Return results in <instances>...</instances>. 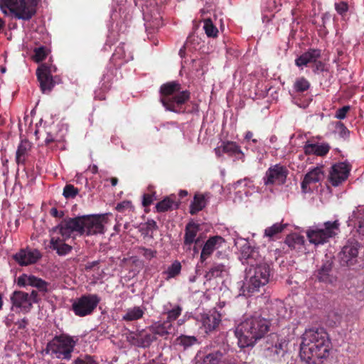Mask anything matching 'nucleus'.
I'll use <instances>...</instances> for the list:
<instances>
[{"label":"nucleus","mask_w":364,"mask_h":364,"mask_svg":"<svg viewBox=\"0 0 364 364\" xmlns=\"http://www.w3.org/2000/svg\"><path fill=\"white\" fill-rule=\"evenodd\" d=\"M301 339L300 356L307 364H321L328 356L331 341L324 328L306 330Z\"/></svg>","instance_id":"nucleus-1"},{"label":"nucleus","mask_w":364,"mask_h":364,"mask_svg":"<svg viewBox=\"0 0 364 364\" xmlns=\"http://www.w3.org/2000/svg\"><path fill=\"white\" fill-rule=\"evenodd\" d=\"M270 321L260 315L247 317L236 327L235 335L240 348L254 346L269 332Z\"/></svg>","instance_id":"nucleus-2"},{"label":"nucleus","mask_w":364,"mask_h":364,"mask_svg":"<svg viewBox=\"0 0 364 364\" xmlns=\"http://www.w3.org/2000/svg\"><path fill=\"white\" fill-rule=\"evenodd\" d=\"M161 99L163 106L168 111L176 113L184 112L183 105L189 100L188 90L181 91V85L177 81H171L160 87Z\"/></svg>","instance_id":"nucleus-3"},{"label":"nucleus","mask_w":364,"mask_h":364,"mask_svg":"<svg viewBox=\"0 0 364 364\" xmlns=\"http://www.w3.org/2000/svg\"><path fill=\"white\" fill-rule=\"evenodd\" d=\"M271 268L269 264L263 259L250 267L247 272L246 282L243 286V292L253 294L259 291L261 287L269 281Z\"/></svg>","instance_id":"nucleus-4"},{"label":"nucleus","mask_w":364,"mask_h":364,"mask_svg":"<svg viewBox=\"0 0 364 364\" xmlns=\"http://www.w3.org/2000/svg\"><path fill=\"white\" fill-rule=\"evenodd\" d=\"M40 0H0V7L4 14V9H9L15 18L29 21L36 13V6Z\"/></svg>","instance_id":"nucleus-5"},{"label":"nucleus","mask_w":364,"mask_h":364,"mask_svg":"<svg viewBox=\"0 0 364 364\" xmlns=\"http://www.w3.org/2000/svg\"><path fill=\"white\" fill-rule=\"evenodd\" d=\"M76 342L67 334L55 336L46 346V353L58 359L69 360L71 358Z\"/></svg>","instance_id":"nucleus-6"},{"label":"nucleus","mask_w":364,"mask_h":364,"mask_svg":"<svg viewBox=\"0 0 364 364\" xmlns=\"http://www.w3.org/2000/svg\"><path fill=\"white\" fill-rule=\"evenodd\" d=\"M338 220L327 221L323 224L324 228L310 230L307 231V237L311 243L316 245L323 244L329 238L335 237L340 232Z\"/></svg>","instance_id":"nucleus-7"},{"label":"nucleus","mask_w":364,"mask_h":364,"mask_svg":"<svg viewBox=\"0 0 364 364\" xmlns=\"http://www.w3.org/2000/svg\"><path fill=\"white\" fill-rule=\"evenodd\" d=\"M80 217L67 218L63 219L58 225L53 228V232H57L63 237L68 240L70 237L75 239V235H83V229Z\"/></svg>","instance_id":"nucleus-8"},{"label":"nucleus","mask_w":364,"mask_h":364,"mask_svg":"<svg viewBox=\"0 0 364 364\" xmlns=\"http://www.w3.org/2000/svg\"><path fill=\"white\" fill-rule=\"evenodd\" d=\"M100 301L97 294H85L76 299L72 304V311L80 317H84L92 314Z\"/></svg>","instance_id":"nucleus-9"},{"label":"nucleus","mask_w":364,"mask_h":364,"mask_svg":"<svg viewBox=\"0 0 364 364\" xmlns=\"http://www.w3.org/2000/svg\"><path fill=\"white\" fill-rule=\"evenodd\" d=\"M56 68L46 63L41 64L36 70V76L40 88L43 93H49L54 87L55 82L52 73L55 72Z\"/></svg>","instance_id":"nucleus-10"},{"label":"nucleus","mask_w":364,"mask_h":364,"mask_svg":"<svg viewBox=\"0 0 364 364\" xmlns=\"http://www.w3.org/2000/svg\"><path fill=\"white\" fill-rule=\"evenodd\" d=\"M288 174L289 171L285 166L280 164L271 166L263 177L264 184L267 186L274 184L283 185L286 182Z\"/></svg>","instance_id":"nucleus-11"},{"label":"nucleus","mask_w":364,"mask_h":364,"mask_svg":"<svg viewBox=\"0 0 364 364\" xmlns=\"http://www.w3.org/2000/svg\"><path fill=\"white\" fill-rule=\"evenodd\" d=\"M156 340V337L152 335L149 327L136 331H129L127 334V341L138 348H148Z\"/></svg>","instance_id":"nucleus-12"},{"label":"nucleus","mask_w":364,"mask_h":364,"mask_svg":"<svg viewBox=\"0 0 364 364\" xmlns=\"http://www.w3.org/2000/svg\"><path fill=\"white\" fill-rule=\"evenodd\" d=\"M81 219L83 235H93L97 234H103L105 232V225L103 222L105 216L101 215H85L80 217Z\"/></svg>","instance_id":"nucleus-13"},{"label":"nucleus","mask_w":364,"mask_h":364,"mask_svg":"<svg viewBox=\"0 0 364 364\" xmlns=\"http://www.w3.org/2000/svg\"><path fill=\"white\" fill-rule=\"evenodd\" d=\"M360 244L355 239H349L338 257L342 265L351 266L356 263Z\"/></svg>","instance_id":"nucleus-14"},{"label":"nucleus","mask_w":364,"mask_h":364,"mask_svg":"<svg viewBox=\"0 0 364 364\" xmlns=\"http://www.w3.org/2000/svg\"><path fill=\"white\" fill-rule=\"evenodd\" d=\"M16 284L19 287H25L26 286L35 287L43 294H45L48 291V287L50 286L48 282L41 278L27 274H23L19 276L16 279Z\"/></svg>","instance_id":"nucleus-15"},{"label":"nucleus","mask_w":364,"mask_h":364,"mask_svg":"<svg viewBox=\"0 0 364 364\" xmlns=\"http://www.w3.org/2000/svg\"><path fill=\"white\" fill-rule=\"evenodd\" d=\"M42 255L39 250L36 249H21L18 252L13 255V259L20 266H28L36 263Z\"/></svg>","instance_id":"nucleus-16"},{"label":"nucleus","mask_w":364,"mask_h":364,"mask_svg":"<svg viewBox=\"0 0 364 364\" xmlns=\"http://www.w3.org/2000/svg\"><path fill=\"white\" fill-rule=\"evenodd\" d=\"M350 168L345 163H338L331 167L329 180L332 186H338L345 181L349 175Z\"/></svg>","instance_id":"nucleus-17"},{"label":"nucleus","mask_w":364,"mask_h":364,"mask_svg":"<svg viewBox=\"0 0 364 364\" xmlns=\"http://www.w3.org/2000/svg\"><path fill=\"white\" fill-rule=\"evenodd\" d=\"M13 307L20 309L23 313L29 312L32 309L28 293L23 291H14L10 296Z\"/></svg>","instance_id":"nucleus-18"},{"label":"nucleus","mask_w":364,"mask_h":364,"mask_svg":"<svg viewBox=\"0 0 364 364\" xmlns=\"http://www.w3.org/2000/svg\"><path fill=\"white\" fill-rule=\"evenodd\" d=\"M316 277L320 282L334 284L337 281V277L333 273V262L329 259L323 262L318 269Z\"/></svg>","instance_id":"nucleus-19"},{"label":"nucleus","mask_w":364,"mask_h":364,"mask_svg":"<svg viewBox=\"0 0 364 364\" xmlns=\"http://www.w3.org/2000/svg\"><path fill=\"white\" fill-rule=\"evenodd\" d=\"M224 242L225 240L221 236L215 235L210 237L202 248L200 257V262H204L213 252L220 248Z\"/></svg>","instance_id":"nucleus-20"},{"label":"nucleus","mask_w":364,"mask_h":364,"mask_svg":"<svg viewBox=\"0 0 364 364\" xmlns=\"http://www.w3.org/2000/svg\"><path fill=\"white\" fill-rule=\"evenodd\" d=\"M221 321V315L216 311L202 315V328L205 333L215 331Z\"/></svg>","instance_id":"nucleus-21"},{"label":"nucleus","mask_w":364,"mask_h":364,"mask_svg":"<svg viewBox=\"0 0 364 364\" xmlns=\"http://www.w3.org/2000/svg\"><path fill=\"white\" fill-rule=\"evenodd\" d=\"M321 52L319 49L310 48L295 59V65L303 68L309 64H312L321 58Z\"/></svg>","instance_id":"nucleus-22"},{"label":"nucleus","mask_w":364,"mask_h":364,"mask_svg":"<svg viewBox=\"0 0 364 364\" xmlns=\"http://www.w3.org/2000/svg\"><path fill=\"white\" fill-rule=\"evenodd\" d=\"M271 337L273 339L277 338V341L274 346L268 348L270 352V356L274 361H281L286 354L287 343L284 339L279 340L277 334H272Z\"/></svg>","instance_id":"nucleus-23"},{"label":"nucleus","mask_w":364,"mask_h":364,"mask_svg":"<svg viewBox=\"0 0 364 364\" xmlns=\"http://www.w3.org/2000/svg\"><path fill=\"white\" fill-rule=\"evenodd\" d=\"M228 353L225 350H217L203 355L198 364H223L225 361Z\"/></svg>","instance_id":"nucleus-24"},{"label":"nucleus","mask_w":364,"mask_h":364,"mask_svg":"<svg viewBox=\"0 0 364 364\" xmlns=\"http://www.w3.org/2000/svg\"><path fill=\"white\" fill-rule=\"evenodd\" d=\"M330 146L327 143H323V144H310L307 142L304 146V151L306 155H316L318 156H326L329 150H330Z\"/></svg>","instance_id":"nucleus-25"},{"label":"nucleus","mask_w":364,"mask_h":364,"mask_svg":"<svg viewBox=\"0 0 364 364\" xmlns=\"http://www.w3.org/2000/svg\"><path fill=\"white\" fill-rule=\"evenodd\" d=\"M241 254L242 258L245 259L247 263L251 267H253L256 262L263 259L259 255L258 250L252 247L249 244L242 246Z\"/></svg>","instance_id":"nucleus-26"},{"label":"nucleus","mask_w":364,"mask_h":364,"mask_svg":"<svg viewBox=\"0 0 364 364\" xmlns=\"http://www.w3.org/2000/svg\"><path fill=\"white\" fill-rule=\"evenodd\" d=\"M63 237L52 236L50 238V247L55 250L59 256H64L70 253L73 249L72 246L65 243Z\"/></svg>","instance_id":"nucleus-27"},{"label":"nucleus","mask_w":364,"mask_h":364,"mask_svg":"<svg viewBox=\"0 0 364 364\" xmlns=\"http://www.w3.org/2000/svg\"><path fill=\"white\" fill-rule=\"evenodd\" d=\"M223 151L237 160L245 161V154L240 146L235 141H226L222 145Z\"/></svg>","instance_id":"nucleus-28"},{"label":"nucleus","mask_w":364,"mask_h":364,"mask_svg":"<svg viewBox=\"0 0 364 364\" xmlns=\"http://www.w3.org/2000/svg\"><path fill=\"white\" fill-rule=\"evenodd\" d=\"M31 147V144L28 140L23 139L21 141L16 153V162L18 164H25Z\"/></svg>","instance_id":"nucleus-29"},{"label":"nucleus","mask_w":364,"mask_h":364,"mask_svg":"<svg viewBox=\"0 0 364 364\" xmlns=\"http://www.w3.org/2000/svg\"><path fill=\"white\" fill-rule=\"evenodd\" d=\"M149 327L152 335L156 337V336L160 337L166 336L171 333V330L173 328L172 323H168L166 321L162 323H156Z\"/></svg>","instance_id":"nucleus-30"},{"label":"nucleus","mask_w":364,"mask_h":364,"mask_svg":"<svg viewBox=\"0 0 364 364\" xmlns=\"http://www.w3.org/2000/svg\"><path fill=\"white\" fill-rule=\"evenodd\" d=\"M304 242V237L297 233L288 235L284 241L285 244H287L291 250L296 251H301L303 249Z\"/></svg>","instance_id":"nucleus-31"},{"label":"nucleus","mask_w":364,"mask_h":364,"mask_svg":"<svg viewBox=\"0 0 364 364\" xmlns=\"http://www.w3.org/2000/svg\"><path fill=\"white\" fill-rule=\"evenodd\" d=\"M311 87V82L304 76L296 77L292 85L293 92L297 95H304Z\"/></svg>","instance_id":"nucleus-32"},{"label":"nucleus","mask_w":364,"mask_h":364,"mask_svg":"<svg viewBox=\"0 0 364 364\" xmlns=\"http://www.w3.org/2000/svg\"><path fill=\"white\" fill-rule=\"evenodd\" d=\"M199 230V226L195 223H188L185 228L184 245L191 246L194 242L197 233Z\"/></svg>","instance_id":"nucleus-33"},{"label":"nucleus","mask_w":364,"mask_h":364,"mask_svg":"<svg viewBox=\"0 0 364 364\" xmlns=\"http://www.w3.org/2000/svg\"><path fill=\"white\" fill-rule=\"evenodd\" d=\"M206 205V199L204 194L196 193L190 205V213L192 215L197 214Z\"/></svg>","instance_id":"nucleus-34"},{"label":"nucleus","mask_w":364,"mask_h":364,"mask_svg":"<svg viewBox=\"0 0 364 364\" xmlns=\"http://www.w3.org/2000/svg\"><path fill=\"white\" fill-rule=\"evenodd\" d=\"M144 309L140 306H134L127 310L126 314L122 316V321H136L143 317Z\"/></svg>","instance_id":"nucleus-35"},{"label":"nucleus","mask_w":364,"mask_h":364,"mask_svg":"<svg viewBox=\"0 0 364 364\" xmlns=\"http://www.w3.org/2000/svg\"><path fill=\"white\" fill-rule=\"evenodd\" d=\"M178 204L170 197H166L156 205V211L164 213L172 209H177Z\"/></svg>","instance_id":"nucleus-36"},{"label":"nucleus","mask_w":364,"mask_h":364,"mask_svg":"<svg viewBox=\"0 0 364 364\" xmlns=\"http://www.w3.org/2000/svg\"><path fill=\"white\" fill-rule=\"evenodd\" d=\"M226 272L225 265L222 264H214L208 272H206L205 277L207 280H211L213 278L222 277Z\"/></svg>","instance_id":"nucleus-37"},{"label":"nucleus","mask_w":364,"mask_h":364,"mask_svg":"<svg viewBox=\"0 0 364 364\" xmlns=\"http://www.w3.org/2000/svg\"><path fill=\"white\" fill-rule=\"evenodd\" d=\"M181 264L179 261L175 260L167 269L163 272V274L166 275L165 279L168 280L171 278H174L180 274L181 271Z\"/></svg>","instance_id":"nucleus-38"},{"label":"nucleus","mask_w":364,"mask_h":364,"mask_svg":"<svg viewBox=\"0 0 364 364\" xmlns=\"http://www.w3.org/2000/svg\"><path fill=\"white\" fill-rule=\"evenodd\" d=\"M287 224H283L282 223H276L270 227L267 228L264 230V236L269 238H273L278 234L283 232L287 228Z\"/></svg>","instance_id":"nucleus-39"},{"label":"nucleus","mask_w":364,"mask_h":364,"mask_svg":"<svg viewBox=\"0 0 364 364\" xmlns=\"http://www.w3.org/2000/svg\"><path fill=\"white\" fill-rule=\"evenodd\" d=\"M203 29L209 38H216L218 34V28L213 24L210 18H205L203 21Z\"/></svg>","instance_id":"nucleus-40"},{"label":"nucleus","mask_w":364,"mask_h":364,"mask_svg":"<svg viewBox=\"0 0 364 364\" xmlns=\"http://www.w3.org/2000/svg\"><path fill=\"white\" fill-rule=\"evenodd\" d=\"M323 176V173L322 171L321 168L316 167L313 168L311 171L308 172L305 177L309 179V181L312 183H317L321 180Z\"/></svg>","instance_id":"nucleus-41"},{"label":"nucleus","mask_w":364,"mask_h":364,"mask_svg":"<svg viewBox=\"0 0 364 364\" xmlns=\"http://www.w3.org/2000/svg\"><path fill=\"white\" fill-rule=\"evenodd\" d=\"M176 341L178 344L183 346L184 349H186L196 344L198 340L195 336L181 335L177 338Z\"/></svg>","instance_id":"nucleus-42"},{"label":"nucleus","mask_w":364,"mask_h":364,"mask_svg":"<svg viewBox=\"0 0 364 364\" xmlns=\"http://www.w3.org/2000/svg\"><path fill=\"white\" fill-rule=\"evenodd\" d=\"M126 45L124 43H120L115 49V51L113 54L114 57L123 59L125 62H128L130 60L133 59L132 55L130 53L128 55L125 50Z\"/></svg>","instance_id":"nucleus-43"},{"label":"nucleus","mask_w":364,"mask_h":364,"mask_svg":"<svg viewBox=\"0 0 364 364\" xmlns=\"http://www.w3.org/2000/svg\"><path fill=\"white\" fill-rule=\"evenodd\" d=\"M182 310L183 309L180 305H176L172 309L168 310L166 313L167 314V318L165 321L171 323L172 321H176L180 316Z\"/></svg>","instance_id":"nucleus-44"},{"label":"nucleus","mask_w":364,"mask_h":364,"mask_svg":"<svg viewBox=\"0 0 364 364\" xmlns=\"http://www.w3.org/2000/svg\"><path fill=\"white\" fill-rule=\"evenodd\" d=\"M79 193V189L72 184H66L63 188V195L66 199L75 198Z\"/></svg>","instance_id":"nucleus-45"},{"label":"nucleus","mask_w":364,"mask_h":364,"mask_svg":"<svg viewBox=\"0 0 364 364\" xmlns=\"http://www.w3.org/2000/svg\"><path fill=\"white\" fill-rule=\"evenodd\" d=\"M335 132L339 135L340 137L343 139H346L349 137L350 132L345 124L341 122H336L335 124Z\"/></svg>","instance_id":"nucleus-46"},{"label":"nucleus","mask_w":364,"mask_h":364,"mask_svg":"<svg viewBox=\"0 0 364 364\" xmlns=\"http://www.w3.org/2000/svg\"><path fill=\"white\" fill-rule=\"evenodd\" d=\"M73 364H99L97 360L94 356L90 355H81L80 357L76 358Z\"/></svg>","instance_id":"nucleus-47"},{"label":"nucleus","mask_w":364,"mask_h":364,"mask_svg":"<svg viewBox=\"0 0 364 364\" xmlns=\"http://www.w3.org/2000/svg\"><path fill=\"white\" fill-rule=\"evenodd\" d=\"M137 252L147 260H151L152 258L156 257L157 255L156 250H153L145 247H139L137 248Z\"/></svg>","instance_id":"nucleus-48"},{"label":"nucleus","mask_w":364,"mask_h":364,"mask_svg":"<svg viewBox=\"0 0 364 364\" xmlns=\"http://www.w3.org/2000/svg\"><path fill=\"white\" fill-rule=\"evenodd\" d=\"M116 210L122 213L127 211L131 212L133 210V205L131 201L124 200L117 205Z\"/></svg>","instance_id":"nucleus-49"},{"label":"nucleus","mask_w":364,"mask_h":364,"mask_svg":"<svg viewBox=\"0 0 364 364\" xmlns=\"http://www.w3.org/2000/svg\"><path fill=\"white\" fill-rule=\"evenodd\" d=\"M34 53L33 58L36 62L43 61L47 56L46 50L43 46L36 48Z\"/></svg>","instance_id":"nucleus-50"},{"label":"nucleus","mask_w":364,"mask_h":364,"mask_svg":"<svg viewBox=\"0 0 364 364\" xmlns=\"http://www.w3.org/2000/svg\"><path fill=\"white\" fill-rule=\"evenodd\" d=\"M335 9L341 16L346 15L348 10V4L346 1H340L335 4Z\"/></svg>","instance_id":"nucleus-51"},{"label":"nucleus","mask_w":364,"mask_h":364,"mask_svg":"<svg viewBox=\"0 0 364 364\" xmlns=\"http://www.w3.org/2000/svg\"><path fill=\"white\" fill-rule=\"evenodd\" d=\"M350 107L348 105L343 106L336 110L335 117L338 119H343L346 118L347 113L349 112Z\"/></svg>","instance_id":"nucleus-52"},{"label":"nucleus","mask_w":364,"mask_h":364,"mask_svg":"<svg viewBox=\"0 0 364 364\" xmlns=\"http://www.w3.org/2000/svg\"><path fill=\"white\" fill-rule=\"evenodd\" d=\"M145 234L148 235L149 232L158 230L156 222L152 219L148 220L145 223Z\"/></svg>","instance_id":"nucleus-53"},{"label":"nucleus","mask_w":364,"mask_h":364,"mask_svg":"<svg viewBox=\"0 0 364 364\" xmlns=\"http://www.w3.org/2000/svg\"><path fill=\"white\" fill-rule=\"evenodd\" d=\"M38 290H32L30 294H28V299L30 300L31 304L33 306V304H38L41 300V297L38 293Z\"/></svg>","instance_id":"nucleus-54"},{"label":"nucleus","mask_w":364,"mask_h":364,"mask_svg":"<svg viewBox=\"0 0 364 364\" xmlns=\"http://www.w3.org/2000/svg\"><path fill=\"white\" fill-rule=\"evenodd\" d=\"M312 64V70L314 73L324 71L325 64L322 61L319 60V59L316 60V62H313Z\"/></svg>","instance_id":"nucleus-55"},{"label":"nucleus","mask_w":364,"mask_h":364,"mask_svg":"<svg viewBox=\"0 0 364 364\" xmlns=\"http://www.w3.org/2000/svg\"><path fill=\"white\" fill-rule=\"evenodd\" d=\"M155 193H145L143 196L142 205L144 207L149 206L154 201Z\"/></svg>","instance_id":"nucleus-56"},{"label":"nucleus","mask_w":364,"mask_h":364,"mask_svg":"<svg viewBox=\"0 0 364 364\" xmlns=\"http://www.w3.org/2000/svg\"><path fill=\"white\" fill-rule=\"evenodd\" d=\"M60 140L58 139L57 136H55L50 133H48L47 136L45 139V144L46 145H50L53 142L59 141Z\"/></svg>","instance_id":"nucleus-57"},{"label":"nucleus","mask_w":364,"mask_h":364,"mask_svg":"<svg viewBox=\"0 0 364 364\" xmlns=\"http://www.w3.org/2000/svg\"><path fill=\"white\" fill-rule=\"evenodd\" d=\"M50 214L53 218H62L64 216L63 211H58L56 208H52L50 210Z\"/></svg>","instance_id":"nucleus-58"},{"label":"nucleus","mask_w":364,"mask_h":364,"mask_svg":"<svg viewBox=\"0 0 364 364\" xmlns=\"http://www.w3.org/2000/svg\"><path fill=\"white\" fill-rule=\"evenodd\" d=\"M28 324V321L26 318H23L16 322L15 325L17 326L18 330L25 329Z\"/></svg>","instance_id":"nucleus-59"},{"label":"nucleus","mask_w":364,"mask_h":364,"mask_svg":"<svg viewBox=\"0 0 364 364\" xmlns=\"http://www.w3.org/2000/svg\"><path fill=\"white\" fill-rule=\"evenodd\" d=\"M99 264V261L98 260H96V261H92V262H87L86 264H85V269L86 271H90L92 270L95 267H96L97 265Z\"/></svg>","instance_id":"nucleus-60"},{"label":"nucleus","mask_w":364,"mask_h":364,"mask_svg":"<svg viewBox=\"0 0 364 364\" xmlns=\"http://www.w3.org/2000/svg\"><path fill=\"white\" fill-rule=\"evenodd\" d=\"M225 361L223 363V364H240L237 360L233 357H230V355H227L225 358Z\"/></svg>","instance_id":"nucleus-61"},{"label":"nucleus","mask_w":364,"mask_h":364,"mask_svg":"<svg viewBox=\"0 0 364 364\" xmlns=\"http://www.w3.org/2000/svg\"><path fill=\"white\" fill-rule=\"evenodd\" d=\"M311 183L309 181V179H307L305 176L303 179V181H301V189L304 192H306V188L308 187V186Z\"/></svg>","instance_id":"nucleus-62"},{"label":"nucleus","mask_w":364,"mask_h":364,"mask_svg":"<svg viewBox=\"0 0 364 364\" xmlns=\"http://www.w3.org/2000/svg\"><path fill=\"white\" fill-rule=\"evenodd\" d=\"M329 18H330V16H329V14H328L327 13L323 14L322 15L321 20H322V26H323V28H325V27H326L325 24H326V20H329Z\"/></svg>","instance_id":"nucleus-63"},{"label":"nucleus","mask_w":364,"mask_h":364,"mask_svg":"<svg viewBox=\"0 0 364 364\" xmlns=\"http://www.w3.org/2000/svg\"><path fill=\"white\" fill-rule=\"evenodd\" d=\"M178 55L181 57V58H184L185 55H186V45H184L180 50H179V52H178Z\"/></svg>","instance_id":"nucleus-64"}]
</instances>
